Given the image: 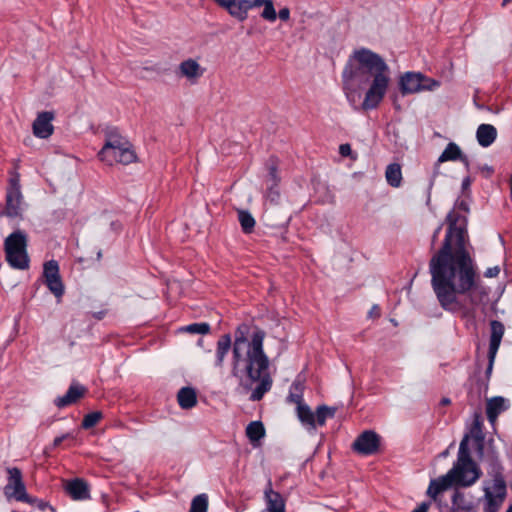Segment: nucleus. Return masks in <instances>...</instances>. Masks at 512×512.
I'll list each match as a JSON object with an SVG mask.
<instances>
[{"label": "nucleus", "instance_id": "nucleus-39", "mask_svg": "<svg viewBox=\"0 0 512 512\" xmlns=\"http://www.w3.org/2000/svg\"><path fill=\"white\" fill-rule=\"evenodd\" d=\"M261 16L270 22H274L277 19V13L274 8L273 2L270 0L267 2V4L264 6V10L261 14Z\"/></svg>", "mask_w": 512, "mask_h": 512}, {"label": "nucleus", "instance_id": "nucleus-2", "mask_svg": "<svg viewBox=\"0 0 512 512\" xmlns=\"http://www.w3.org/2000/svg\"><path fill=\"white\" fill-rule=\"evenodd\" d=\"M265 332L259 328L251 331L247 323L239 324L232 342L231 376L242 382L246 376L251 383L258 382L249 397L260 401L273 385L268 369L270 361L264 351Z\"/></svg>", "mask_w": 512, "mask_h": 512}, {"label": "nucleus", "instance_id": "nucleus-26", "mask_svg": "<svg viewBox=\"0 0 512 512\" xmlns=\"http://www.w3.org/2000/svg\"><path fill=\"white\" fill-rule=\"evenodd\" d=\"M296 414L303 426L315 429V414L306 403L296 407Z\"/></svg>", "mask_w": 512, "mask_h": 512}, {"label": "nucleus", "instance_id": "nucleus-16", "mask_svg": "<svg viewBox=\"0 0 512 512\" xmlns=\"http://www.w3.org/2000/svg\"><path fill=\"white\" fill-rule=\"evenodd\" d=\"M264 494L268 512H286L285 501L279 492L272 489L271 482L268 483Z\"/></svg>", "mask_w": 512, "mask_h": 512}, {"label": "nucleus", "instance_id": "nucleus-15", "mask_svg": "<svg viewBox=\"0 0 512 512\" xmlns=\"http://www.w3.org/2000/svg\"><path fill=\"white\" fill-rule=\"evenodd\" d=\"M508 409L506 400L501 396H495L487 400L486 414L491 424H494L498 416Z\"/></svg>", "mask_w": 512, "mask_h": 512}, {"label": "nucleus", "instance_id": "nucleus-29", "mask_svg": "<svg viewBox=\"0 0 512 512\" xmlns=\"http://www.w3.org/2000/svg\"><path fill=\"white\" fill-rule=\"evenodd\" d=\"M485 499L486 503L484 506V512H498L504 502L505 497L496 495L487 488L485 489Z\"/></svg>", "mask_w": 512, "mask_h": 512}, {"label": "nucleus", "instance_id": "nucleus-22", "mask_svg": "<svg viewBox=\"0 0 512 512\" xmlns=\"http://www.w3.org/2000/svg\"><path fill=\"white\" fill-rule=\"evenodd\" d=\"M123 146H132L130 142L123 137L117 129H111L106 135L105 144L102 147V154H107V151H112L113 148Z\"/></svg>", "mask_w": 512, "mask_h": 512}, {"label": "nucleus", "instance_id": "nucleus-31", "mask_svg": "<svg viewBox=\"0 0 512 512\" xmlns=\"http://www.w3.org/2000/svg\"><path fill=\"white\" fill-rule=\"evenodd\" d=\"M246 436L251 443L258 442L265 436V428L261 421H252L246 427Z\"/></svg>", "mask_w": 512, "mask_h": 512}, {"label": "nucleus", "instance_id": "nucleus-13", "mask_svg": "<svg viewBox=\"0 0 512 512\" xmlns=\"http://www.w3.org/2000/svg\"><path fill=\"white\" fill-rule=\"evenodd\" d=\"M214 2L226 8L229 14L239 21H244L251 9L250 0H214Z\"/></svg>", "mask_w": 512, "mask_h": 512}, {"label": "nucleus", "instance_id": "nucleus-8", "mask_svg": "<svg viewBox=\"0 0 512 512\" xmlns=\"http://www.w3.org/2000/svg\"><path fill=\"white\" fill-rule=\"evenodd\" d=\"M381 436L373 430L360 433L351 445V449L358 455L371 456L380 451Z\"/></svg>", "mask_w": 512, "mask_h": 512}, {"label": "nucleus", "instance_id": "nucleus-58", "mask_svg": "<svg viewBox=\"0 0 512 512\" xmlns=\"http://www.w3.org/2000/svg\"><path fill=\"white\" fill-rule=\"evenodd\" d=\"M510 190H511V198H512V174H511V180H510Z\"/></svg>", "mask_w": 512, "mask_h": 512}, {"label": "nucleus", "instance_id": "nucleus-14", "mask_svg": "<svg viewBox=\"0 0 512 512\" xmlns=\"http://www.w3.org/2000/svg\"><path fill=\"white\" fill-rule=\"evenodd\" d=\"M203 73L204 69L194 59L184 60L179 65V75L187 78L192 84L196 83Z\"/></svg>", "mask_w": 512, "mask_h": 512}, {"label": "nucleus", "instance_id": "nucleus-33", "mask_svg": "<svg viewBox=\"0 0 512 512\" xmlns=\"http://www.w3.org/2000/svg\"><path fill=\"white\" fill-rule=\"evenodd\" d=\"M461 149L460 147L454 143L450 142L439 156L437 163H444L447 161H457L459 157H461Z\"/></svg>", "mask_w": 512, "mask_h": 512}, {"label": "nucleus", "instance_id": "nucleus-9", "mask_svg": "<svg viewBox=\"0 0 512 512\" xmlns=\"http://www.w3.org/2000/svg\"><path fill=\"white\" fill-rule=\"evenodd\" d=\"M43 278L45 285L56 298L63 296L64 285L59 273V265L56 260H50L44 263Z\"/></svg>", "mask_w": 512, "mask_h": 512}, {"label": "nucleus", "instance_id": "nucleus-35", "mask_svg": "<svg viewBox=\"0 0 512 512\" xmlns=\"http://www.w3.org/2000/svg\"><path fill=\"white\" fill-rule=\"evenodd\" d=\"M103 418V414L100 411H93L86 414L82 420L81 426L83 429H91L95 427L99 421Z\"/></svg>", "mask_w": 512, "mask_h": 512}, {"label": "nucleus", "instance_id": "nucleus-10", "mask_svg": "<svg viewBox=\"0 0 512 512\" xmlns=\"http://www.w3.org/2000/svg\"><path fill=\"white\" fill-rule=\"evenodd\" d=\"M112 151H107V154H102V149L99 151L98 156L101 161L112 165L114 163H121L124 165L131 164L136 160V154L132 149V146H123L119 148H113Z\"/></svg>", "mask_w": 512, "mask_h": 512}, {"label": "nucleus", "instance_id": "nucleus-51", "mask_svg": "<svg viewBox=\"0 0 512 512\" xmlns=\"http://www.w3.org/2000/svg\"><path fill=\"white\" fill-rule=\"evenodd\" d=\"M470 186H471V179H470V177L464 178L463 181H462V190H463V192H466L467 190H469Z\"/></svg>", "mask_w": 512, "mask_h": 512}, {"label": "nucleus", "instance_id": "nucleus-23", "mask_svg": "<svg viewBox=\"0 0 512 512\" xmlns=\"http://www.w3.org/2000/svg\"><path fill=\"white\" fill-rule=\"evenodd\" d=\"M491 326V335H490V343H489V354H497L499 349L501 340L504 335V325L497 320H493L490 323Z\"/></svg>", "mask_w": 512, "mask_h": 512}, {"label": "nucleus", "instance_id": "nucleus-25", "mask_svg": "<svg viewBox=\"0 0 512 512\" xmlns=\"http://www.w3.org/2000/svg\"><path fill=\"white\" fill-rule=\"evenodd\" d=\"M471 435L477 443V448L480 453L484 448V433H483V419L480 413L474 414L473 423L471 426Z\"/></svg>", "mask_w": 512, "mask_h": 512}, {"label": "nucleus", "instance_id": "nucleus-45", "mask_svg": "<svg viewBox=\"0 0 512 512\" xmlns=\"http://www.w3.org/2000/svg\"><path fill=\"white\" fill-rule=\"evenodd\" d=\"M351 152H352V149L348 143L340 145L339 153L341 154V156L348 157V156H350Z\"/></svg>", "mask_w": 512, "mask_h": 512}, {"label": "nucleus", "instance_id": "nucleus-3", "mask_svg": "<svg viewBox=\"0 0 512 512\" xmlns=\"http://www.w3.org/2000/svg\"><path fill=\"white\" fill-rule=\"evenodd\" d=\"M390 82V69L385 60L368 48L355 50L342 71L343 90L348 100L369 85L362 108L376 109L384 99Z\"/></svg>", "mask_w": 512, "mask_h": 512}, {"label": "nucleus", "instance_id": "nucleus-30", "mask_svg": "<svg viewBox=\"0 0 512 512\" xmlns=\"http://www.w3.org/2000/svg\"><path fill=\"white\" fill-rule=\"evenodd\" d=\"M238 221L240 223L241 229L244 234H251L254 231L256 221L253 215L243 209H239L238 211Z\"/></svg>", "mask_w": 512, "mask_h": 512}, {"label": "nucleus", "instance_id": "nucleus-44", "mask_svg": "<svg viewBox=\"0 0 512 512\" xmlns=\"http://www.w3.org/2000/svg\"><path fill=\"white\" fill-rule=\"evenodd\" d=\"M500 273V268L498 266H494V267H490L488 269H486L484 275L485 277L487 278H493V277H497Z\"/></svg>", "mask_w": 512, "mask_h": 512}, {"label": "nucleus", "instance_id": "nucleus-7", "mask_svg": "<svg viewBox=\"0 0 512 512\" xmlns=\"http://www.w3.org/2000/svg\"><path fill=\"white\" fill-rule=\"evenodd\" d=\"M9 474L8 483L4 488V493L7 497H13L15 500L27 504H33L36 497L27 494L25 484L22 480L21 470L17 467L8 468Z\"/></svg>", "mask_w": 512, "mask_h": 512}, {"label": "nucleus", "instance_id": "nucleus-27", "mask_svg": "<svg viewBox=\"0 0 512 512\" xmlns=\"http://www.w3.org/2000/svg\"><path fill=\"white\" fill-rule=\"evenodd\" d=\"M304 385L299 381H294L290 387L289 394L286 398V402L289 404H295L296 407L305 404L303 398Z\"/></svg>", "mask_w": 512, "mask_h": 512}, {"label": "nucleus", "instance_id": "nucleus-60", "mask_svg": "<svg viewBox=\"0 0 512 512\" xmlns=\"http://www.w3.org/2000/svg\"><path fill=\"white\" fill-rule=\"evenodd\" d=\"M507 512H512V504L508 507Z\"/></svg>", "mask_w": 512, "mask_h": 512}, {"label": "nucleus", "instance_id": "nucleus-1", "mask_svg": "<svg viewBox=\"0 0 512 512\" xmlns=\"http://www.w3.org/2000/svg\"><path fill=\"white\" fill-rule=\"evenodd\" d=\"M469 212L468 201L457 199L446 217L448 227L442 246L429 262L431 286L440 306L464 317L472 315L488 296L479 284L477 265L467 249Z\"/></svg>", "mask_w": 512, "mask_h": 512}, {"label": "nucleus", "instance_id": "nucleus-5", "mask_svg": "<svg viewBox=\"0 0 512 512\" xmlns=\"http://www.w3.org/2000/svg\"><path fill=\"white\" fill-rule=\"evenodd\" d=\"M28 239L22 230H16L8 235L4 241L6 261L15 269L29 268V256L27 253Z\"/></svg>", "mask_w": 512, "mask_h": 512}, {"label": "nucleus", "instance_id": "nucleus-47", "mask_svg": "<svg viewBox=\"0 0 512 512\" xmlns=\"http://www.w3.org/2000/svg\"><path fill=\"white\" fill-rule=\"evenodd\" d=\"M277 16L282 20V21H287L289 20L290 18V10L287 8V7H284L282 9L279 10Z\"/></svg>", "mask_w": 512, "mask_h": 512}, {"label": "nucleus", "instance_id": "nucleus-57", "mask_svg": "<svg viewBox=\"0 0 512 512\" xmlns=\"http://www.w3.org/2000/svg\"><path fill=\"white\" fill-rule=\"evenodd\" d=\"M96 317H97L98 319H102V317H103V312H99V313L96 315Z\"/></svg>", "mask_w": 512, "mask_h": 512}, {"label": "nucleus", "instance_id": "nucleus-41", "mask_svg": "<svg viewBox=\"0 0 512 512\" xmlns=\"http://www.w3.org/2000/svg\"><path fill=\"white\" fill-rule=\"evenodd\" d=\"M495 357H496V354H489L488 353V360L489 361H488V366H487L486 371H485L486 382H488L490 377H491L493 366H494ZM487 386H488V383L485 384V388H487Z\"/></svg>", "mask_w": 512, "mask_h": 512}, {"label": "nucleus", "instance_id": "nucleus-38", "mask_svg": "<svg viewBox=\"0 0 512 512\" xmlns=\"http://www.w3.org/2000/svg\"><path fill=\"white\" fill-rule=\"evenodd\" d=\"M493 489H494L496 495H501L502 497H506L507 488H506V482H505L503 475L493 477Z\"/></svg>", "mask_w": 512, "mask_h": 512}, {"label": "nucleus", "instance_id": "nucleus-46", "mask_svg": "<svg viewBox=\"0 0 512 512\" xmlns=\"http://www.w3.org/2000/svg\"><path fill=\"white\" fill-rule=\"evenodd\" d=\"M32 505H36L37 508L41 511H45L47 508L51 509L52 511L54 510L53 507L50 506L47 502H44L38 498H36V501Z\"/></svg>", "mask_w": 512, "mask_h": 512}, {"label": "nucleus", "instance_id": "nucleus-6", "mask_svg": "<svg viewBox=\"0 0 512 512\" xmlns=\"http://www.w3.org/2000/svg\"><path fill=\"white\" fill-rule=\"evenodd\" d=\"M439 82L417 72H406L400 77L399 89L402 95L417 93L423 90L432 91L439 87Z\"/></svg>", "mask_w": 512, "mask_h": 512}, {"label": "nucleus", "instance_id": "nucleus-11", "mask_svg": "<svg viewBox=\"0 0 512 512\" xmlns=\"http://www.w3.org/2000/svg\"><path fill=\"white\" fill-rule=\"evenodd\" d=\"M55 118V114L52 111H43L38 113L36 119L33 122V134L42 139L50 137L54 132L52 121Z\"/></svg>", "mask_w": 512, "mask_h": 512}, {"label": "nucleus", "instance_id": "nucleus-54", "mask_svg": "<svg viewBox=\"0 0 512 512\" xmlns=\"http://www.w3.org/2000/svg\"><path fill=\"white\" fill-rule=\"evenodd\" d=\"M451 403V400L447 397H444L441 399L440 404L443 406L449 405Z\"/></svg>", "mask_w": 512, "mask_h": 512}, {"label": "nucleus", "instance_id": "nucleus-17", "mask_svg": "<svg viewBox=\"0 0 512 512\" xmlns=\"http://www.w3.org/2000/svg\"><path fill=\"white\" fill-rule=\"evenodd\" d=\"M233 344L230 334H223L217 341L216 352H215V367L222 368L224 365L225 358L230 350H232Z\"/></svg>", "mask_w": 512, "mask_h": 512}, {"label": "nucleus", "instance_id": "nucleus-50", "mask_svg": "<svg viewBox=\"0 0 512 512\" xmlns=\"http://www.w3.org/2000/svg\"><path fill=\"white\" fill-rule=\"evenodd\" d=\"M370 317H379L380 316V308L378 305H373L369 311Z\"/></svg>", "mask_w": 512, "mask_h": 512}, {"label": "nucleus", "instance_id": "nucleus-43", "mask_svg": "<svg viewBox=\"0 0 512 512\" xmlns=\"http://www.w3.org/2000/svg\"><path fill=\"white\" fill-rule=\"evenodd\" d=\"M67 439L73 440L74 439L73 434L72 433H66V434H63L61 436L56 437L54 439V441H53V444H52L53 448L59 447L63 443V441H65Z\"/></svg>", "mask_w": 512, "mask_h": 512}, {"label": "nucleus", "instance_id": "nucleus-49", "mask_svg": "<svg viewBox=\"0 0 512 512\" xmlns=\"http://www.w3.org/2000/svg\"><path fill=\"white\" fill-rule=\"evenodd\" d=\"M270 0H250L251 9L254 7L265 6Z\"/></svg>", "mask_w": 512, "mask_h": 512}, {"label": "nucleus", "instance_id": "nucleus-18", "mask_svg": "<svg viewBox=\"0 0 512 512\" xmlns=\"http://www.w3.org/2000/svg\"><path fill=\"white\" fill-rule=\"evenodd\" d=\"M21 201H22V193L21 191L11 192L7 191L6 193V206L5 210L2 212L7 217L15 218L21 215Z\"/></svg>", "mask_w": 512, "mask_h": 512}, {"label": "nucleus", "instance_id": "nucleus-32", "mask_svg": "<svg viewBox=\"0 0 512 512\" xmlns=\"http://www.w3.org/2000/svg\"><path fill=\"white\" fill-rule=\"evenodd\" d=\"M336 413L335 407H329L327 405H319L316 408L315 414V428L317 426H324L327 419L333 418Z\"/></svg>", "mask_w": 512, "mask_h": 512}, {"label": "nucleus", "instance_id": "nucleus-52", "mask_svg": "<svg viewBox=\"0 0 512 512\" xmlns=\"http://www.w3.org/2000/svg\"><path fill=\"white\" fill-rule=\"evenodd\" d=\"M458 160L463 163L467 168H469V159L467 157V155L463 154L461 152V157L458 158Z\"/></svg>", "mask_w": 512, "mask_h": 512}, {"label": "nucleus", "instance_id": "nucleus-40", "mask_svg": "<svg viewBox=\"0 0 512 512\" xmlns=\"http://www.w3.org/2000/svg\"><path fill=\"white\" fill-rule=\"evenodd\" d=\"M464 501V495L458 491H455L452 496L453 509L452 512H460L463 509L461 503Z\"/></svg>", "mask_w": 512, "mask_h": 512}, {"label": "nucleus", "instance_id": "nucleus-53", "mask_svg": "<svg viewBox=\"0 0 512 512\" xmlns=\"http://www.w3.org/2000/svg\"><path fill=\"white\" fill-rule=\"evenodd\" d=\"M269 175L271 176V178L273 179V181L276 183L277 182V170L275 167H270L269 169Z\"/></svg>", "mask_w": 512, "mask_h": 512}, {"label": "nucleus", "instance_id": "nucleus-20", "mask_svg": "<svg viewBox=\"0 0 512 512\" xmlns=\"http://www.w3.org/2000/svg\"><path fill=\"white\" fill-rule=\"evenodd\" d=\"M476 138L480 146L489 147L497 138V129L491 124H481L477 128Z\"/></svg>", "mask_w": 512, "mask_h": 512}, {"label": "nucleus", "instance_id": "nucleus-28", "mask_svg": "<svg viewBox=\"0 0 512 512\" xmlns=\"http://www.w3.org/2000/svg\"><path fill=\"white\" fill-rule=\"evenodd\" d=\"M385 177L387 183L392 187H399L402 182V171L401 167L397 163H391L387 166Z\"/></svg>", "mask_w": 512, "mask_h": 512}, {"label": "nucleus", "instance_id": "nucleus-48", "mask_svg": "<svg viewBox=\"0 0 512 512\" xmlns=\"http://www.w3.org/2000/svg\"><path fill=\"white\" fill-rule=\"evenodd\" d=\"M429 507H430L429 502H422L412 512H428Z\"/></svg>", "mask_w": 512, "mask_h": 512}, {"label": "nucleus", "instance_id": "nucleus-24", "mask_svg": "<svg viewBox=\"0 0 512 512\" xmlns=\"http://www.w3.org/2000/svg\"><path fill=\"white\" fill-rule=\"evenodd\" d=\"M177 401L182 409H191L197 404V395L195 389L183 387L177 393Z\"/></svg>", "mask_w": 512, "mask_h": 512}, {"label": "nucleus", "instance_id": "nucleus-59", "mask_svg": "<svg viewBox=\"0 0 512 512\" xmlns=\"http://www.w3.org/2000/svg\"><path fill=\"white\" fill-rule=\"evenodd\" d=\"M101 256H102V253H101V251H99L98 254H97V258L100 259Z\"/></svg>", "mask_w": 512, "mask_h": 512}, {"label": "nucleus", "instance_id": "nucleus-12", "mask_svg": "<svg viewBox=\"0 0 512 512\" xmlns=\"http://www.w3.org/2000/svg\"><path fill=\"white\" fill-rule=\"evenodd\" d=\"M87 388L77 381H72L67 392L63 396H59L54 400V404L62 409L77 403L87 393Z\"/></svg>", "mask_w": 512, "mask_h": 512}, {"label": "nucleus", "instance_id": "nucleus-56", "mask_svg": "<svg viewBox=\"0 0 512 512\" xmlns=\"http://www.w3.org/2000/svg\"><path fill=\"white\" fill-rule=\"evenodd\" d=\"M512 2V0H503L502 5L506 6L508 3Z\"/></svg>", "mask_w": 512, "mask_h": 512}, {"label": "nucleus", "instance_id": "nucleus-55", "mask_svg": "<svg viewBox=\"0 0 512 512\" xmlns=\"http://www.w3.org/2000/svg\"><path fill=\"white\" fill-rule=\"evenodd\" d=\"M441 228H442V226L440 225V226L435 230V232H434V234H433V240H435V239L438 237V235H439V233H440V231H441Z\"/></svg>", "mask_w": 512, "mask_h": 512}, {"label": "nucleus", "instance_id": "nucleus-19", "mask_svg": "<svg viewBox=\"0 0 512 512\" xmlns=\"http://www.w3.org/2000/svg\"><path fill=\"white\" fill-rule=\"evenodd\" d=\"M453 481H455V476L451 474V471H449L447 475L431 480L427 489V494L431 498L436 499L437 495L448 489L452 485Z\"/></svg>", "mask_w": 512, "mask_h": 512}, {"label": "nucleus", "instance_id": "nucleus-36", "mask_svg": "<svg viewBox=\"0 0 512 512\" xmlns=\"http://www.w3.org/2000/svg\"><path fill=\"white\" fill-rule=\"evenodd\" d=\"M488 474L492 477L503 475V466L497 455H491L488 458Z\"/></svg>", "mask_w": 512, "mask_h": 512}, {"label": "nucleus", "instance_id": "nucleus-21", "mask_svg": "<svg viewBox=\"0 0 512 512\" xmlns=\"http://www.w3.org/2000/svg\"><path fill=\"white\" fill-rule=\"evenodd\" d=\"M66 490L74 500H84L89 498V487L82 479L76 478L71 480L67 484Z\"/></svg>", "mask_w": 512, "mask_h": 512}, {"label": "nucleus", "instance_id": "nucleus-42", "mask_svg": "<svg viewBox=\"0 0 512 512\" xmlns=\"http://www.w3.org/2000/svg\"><path fill=\"white\" fill-rule=\"evenodd\" d=\"M7 191H11V192L21 191L20 190V180H19L18 174H15L13 177L10 178Z\"/></svg>", "mask_w": 512, "mask_h": 512}, {"label": "nucleus", "instance_id": "nucleus-34", "mask_svg": "<svg viewBox=\"0 0 512 512\" xmlns=\"http://www.w3.org/2000/svg\"><path fill=\"white\" fill-rule=\"evenodd\" d=\"M208 497L206 494H199L192 499L189 512H207Z\"/></svg>", "mask_w": 512, "mask_h": 512}, {"label": "nucleus", "instance_id": "nucleus-37", "mask_svg": "<svg viewBox=\"0 0 512 512\" xmlns=\"http://www.w3.org/2000/svg\"><path fill=\"white\" fill-rule=\"evenodd\" d=\"M185 332L191 334H208L210 332V325L206 322L192 323L183 328Z\"/></svg>", "mask_w": 512, "mask_h": 512}, {"label": "nucleus", "instance_id": "nucleus-4", "mask_svg": "<svg viewBox=\"0 0 512 512\" xmlns=\"http://www.w3.org/2000/svg\"><path fill=\"white\" fill-rule=\"evenodd\" d=\"M468 440V435L461 440L457 464L450 470L451 474L455 476V482L464 487L473 485L482 475L480 468L470 455Z\"/></svg>", "mask_w": 512, "mask_h": 512}]
</instances>
